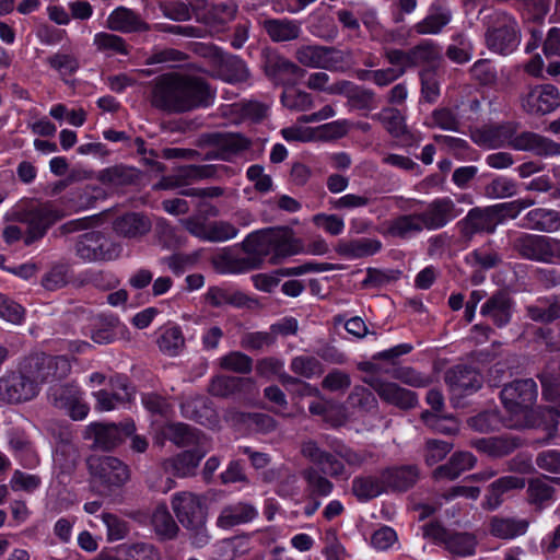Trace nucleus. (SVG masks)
Returning a JSON list of instances; mask_svg holds the SVG:
<instances>
[{
    "label": "nucleus",
    "mask_w": 560,
    "mask_h": 560,
    "mask_svg": "<svg viewBox=\"0 0 560 560\" xmlns=\"http://www.w3.org/2000/svg\"><path fill=\"white\" fill-rule=\"evenodd\" d=\"M214 98L210 85L197 75L164 73L152 82L151 105L164 113L183 114L208 107Z\"/></svg>",
    "instance_id": "nucleus-1"
},
{
    "label": "nucleus",
    "mask_w": 560,
    "mask_h": 560,
    "mask_svg": "<svg viewBox=\"0 0 560 560\" xmlns=\"http://www.w3.org/2000/svg\"><path fill=\"white\" fill-rule=\"evenodd\" d=\"M538 387L533 378L514 380L503 386L500 399L512 417H522L524 428L539 429L545 435L544 443H549L557 434L560 417V401L557 405L537 407Z\"/></svg>",
    "instance_id": "nucleus-2"
},
{
    "label": "nucleus",
    "mask_w": 560,
    "mask_h": 560,
    "mask_svg": "<svg viewBox=\"0 0 560 560\" xmlns=\"http://www.w3.org/2000/svg\"><path fill=\"white\" fill-rule=\"evenodd\" d=\"M518 124L503 121L489 126L483 132L485 141L491 143L490 148L509 147L516 151L530 152L539 158H553L560 155V143L534 131L517 133Z\"/></svg>",
    "instance_id": "nucleus-3"
},
{
    "label": "nucleus",
    "mask_w": 560,
    "mask_h": 560,
    "mask_svg": "<svg viewBox=\"0 0 560 560\" xmlns=\"http://www.w3.org/2000/svg\"><path fill=\"white\" fill-rule=\"evenodd\" d=\"M255 246L259 253L270 256L269 260L272 265H279L283 259L303 252L301 240L294 236L293 230L289 226L250 232L247 234V256ZM253 267L247 257V270Z\"/></svg>",
    "instance_id": "nucleus-4"
},
{
    "label": "nucleus",
    "mask_w": 560,
    "mask_h": 560,
    "mask_svg": "<svg viewBox=\"0 0 560 560\" xmlns=\"http://www.w3.org/2000/svg\"><path fill=\"white\" fill-rule=\"evenodd\" d=\"M37 390L44 383H56L66 378L71 371V363L66 355L35 353L23 362Z\"/></svg>",
    "instance_id": "nucleus-5"
},
{
    "label": "nucleus",
    "mask_w": 560,
    "mask_h": 560,
    "mask_svg": "<svg viewBox=\"0 0 560 560\" xmlns=\"http://www.w3.org/2000/svg\"><path fill=\"white\" fill-rule=\"evenodd\" d=\"M422 529L424 538L443 546L452 555L469 557L476 552L477 539L471 533L450 530L439 521L424 524Z\"/></svg>",
    "instance_id": "nucleus-6"
},
{
    "label": "nucleus",
    "mask_w": 560,
    "mask_h": 560,
    "mask_svg": "<svg viewBox=\"0 0 560 560\" xmlns=\"http://www.w3.org/2000/svg\"><path fill=\"white\" fill-rule=\"evenodd\" d=\"M88 467L93 482L107 491L120 488L130 478L129 467L114 456H90Z\"/></svg>",
    "instance_id": "nucleus-7"
},
{
    "label": "nucleus",
    "mask_w": 560,
    "mask_h": 560,
    "mask_svg": "<svg viewBox=\"0 0 560 560\" xmlns=\"http://www.w3.org/2000/svg\"><path fill=\"white\" fill-rule=\"evenodd\" d=\"M260 62L265 75L273 85L292 88L306 73L293 61L269 49L262 51Z\"/></svg>",
    "instance_id": "nucleus-8"
},
{
    "label": "nucleus",
    "mask_w": 560,
    "mask_h": 560,
    "mask_svg": "<svg viewBox=\"0 0 560 560\" xmlns=\"http://www.w3.org/2000/svg\"><path fill=\"white\" fill-rule=\"evenodd\" d=\"M200 148H210L203 160L229 161L245 148V138L236 132H205L197 139Z\"/></svg>",
    "instance_id": "nucleus-9"
},
{
    "label": "nucleus",
    "mask_w": 560,
    "mask_h": 560,
    "mask_svg": "<svg viewBox=\"0 0 560 560\" xmlns=\"http://www.w3.org/2000/svg\"><path fill=\"white\" fill-rule=\"evenodd\" d=\"M296 60L308 68L337 71L345 63L341 50L331 46L303 45L295 51Z\"/></svg>",
    "instance_id": "nucleus-10"
},
{
    "label": "nucleus",
    "mask_w": 560,
    "mask_h": 560,
    "mask_svg": "<svg viewBox=\"0 0 560 560\" xmlns=\"http://www.w3.org/2000/svg\"><path fill=\"white\" fill-rule=\"evenodd\" d=\"M133 421L126 420L116 423H92L86 429V438L93 440V445L103 451H110L120 445L126 438L135 433Z\"/></svg>",
    "instance_id": "nucleus-11"
},
{
    "label": "nucleus",
    "mask_w": 560,
    "mask_h": 560,
    "mask_svg": "<svg viewBox=\"0 0 560 560\" xmlns=\"http://www.w3.org/2000/svg\"><path fill=\"white\" fill-rule=\"evenodd\" d=\"M38 390L22 363L19 373H10L0 378V400L20 404L36 397Z\"/></svg>",
    "instance_id": "nucleus-12"
},
{
    "label": "nucleus",
    "mask_w": 560,
    "mask_h": 560,
    "mask_svg": "<svg viewBox=\"0 0 560 560\" xmlns=\"http://www.w3.org/2000/svg\"><path fill=\"white\" fill-rule=\"evenodd\" d=\"M75 253L84 261L112 260L118 256L116 245L97 231L84 233L75 243Z\"/></svg>",
    "instance_id": "nucleus-13"
},
{
    "label": "nucleus",
    "mask_w": 560,
    "mask_h": 560,
    "mask_svg": "<svg viewBox=\"0 0 560 560\" xmlns=\"http://www.w3.org/2000/svg\"><path fill=\"white\" fill-rule=\"evenodd\" d=\"M172 508L184 527L200 528L206 525V508L198 495L191 492L176 493L172 500Z\"/></svg>",
    "instance_id": "nucleus-14"
},
{
    "label": "nucleus",
    "mask_w": 560,
    "mask_h": 560,
    "mask_svg": "<svg viewBox=\"0 0 560 560\" xmlns=\"http://www.w3.org/2000/svg\"><path fill=\"white\" fill-rule=\"evenodd\" d=\"M488 48L500 55L512 54L521 42V34L517 22L512 18H506L502 24L488 28L486 33Z\"/></svg>",
    "instance_id": "nucleus-15"
},
{
    "label": "nucleus",
    "mask_w": 560,
    "mask_h": 560,
    "mask_svg": "<svg viewBox=\"0 0 560 560\" xmlns=\"http://www.w3.org/2000/svg\"><path fill=\"white\" fill-rule=\"evenodd\" d=\"M302 454L305 458L319 467L322 474L334 479H348L345 463L335 453L319 447L316 441L310 440L302 445Z\"/></svg>",
    "instance_id": "nucleus-16"
},
{
    "label": "nucleus",
    "mask_w": 560,
    "mask_h": 560,
    "mask_svg": "<svg viewBox=\"0 0 560 560\" xmlns=\"http://www.w3.org/2000/svg\"><path fill=\"white\" fill-rule=\"evenodd\" d=\"M416 217L423 230H440L457 217L456 206L450 197H439L429 202L423 211L416 212Z\"/></svg>",
    "instance_id": "nucleus-17"
},
{
    "label": "nucleus",
    "mask_w": 560,
    "mask_h": 560,
    "mask_svg": "<svg viewBox=\"0 0 560 560\" xmlns=\"http://www.w3.org/2000/svg\"><path fill=\"white\" fill-rule=\"evenodd\" d=\"M560 106V91L550 83L536 85L527 94L524 107L532 115H547Z\"/></svg>",
    "instance_id": "nucleus-18"
},
{
    "label": "nucleus",
    "mask_w": 560,
    "mask_h": 560,
    "mask_svg": "<svg viewBox=\"0 0 560 560\" xmlns=\"http://www.w3.org/2000/svg\"><path fill=\"white\" fill-rule=\"evenodd\" d=\"M456 225L465 238L476 234H493L498 228L489 206L471 208Z\"/></svg>",
    "instance_id": "nucleus-19"
},
{
    "label": "nucleus",
    "mask_w": 560,
    "mask_h": 560,
    "mask_svg": "<svg viewBox=\"0 0 560 560\" xmlns=\"http://www.w3.org/2000/svg\"><path fill=\"white\" fill-rule=\"evenodd\" d=\"M445 382L452 392L469 396L481 388L482 376L470 365L457 364L446 371Z\"/></svg>",
    "instance_id": "nucleus-20"
},
{
    "label": "nucleus",
    "mask_w": 560,
    "mask_h": 560,
    "mask_svg": "<svg viewBox=\"0 0 560 560\" xmlns=\"http://www.w3.org/2000/svg\"><path fill=\"white\" fill-rule=\"evenodd\" d=\"M380 398L392 406L401 410H409L418 405V395L416 392L401 387L394 382L376 380L369 382Z\"/></svg>",
    "instance_id": "nucleus-21"
},
{
    "label": "nucleus",
    "mask_w": 560,
    "mask_h": 560,
    "mask_svg": "<svg viewBox=\"0 0 560 560\" xmlns=\"http://www.w3.org/2000/svg\"><path fill=\"white\" fill-rule=\"evenodd\" d=\"M386 493L407 492L419 479L416 465H393L381 469Z\"/></svg>",
    "instance_id": "nucleus-22"
},
{
    "label": "nucleus",
    "mask_w": 560,
    "mask_h": 560,
    "mask_svg": "<svg viewBox=\"0 0 560 560\" xmlns=\"http://www.w3.org/2000/svg\"><path fill=\"white\" fill-rule=\"evenodd\" d=\"M513 301L503 290L494 292L480 308V314L499 328L505 327L512 318Z\"/></svg>",
    "instance_id": "nucleus-23"
},
{
    "label": "nucleus",
    "mask_w": 560,
    "mask_h": 560,
    "mask_svg": "<svg viewBox=\"0 0 560 560\" xmlns=\"http://www.w3.org/2000/svg\"><path fill=\"white\" fill-rule=\"evenodd\" d=\"M526 486V479L521 476L506 475L495 479L487 488L483 509L495 511L501 506L504 499L503 495L512 490H521Z\"/></svg>",
    "instance_id": "nucleus-24"
},
{
    "label": "nucleus",
    "mask_w": 560,
    "mask_h": 560,
    "mask_svg": "<svg viewBox=\"0 0 560 560\" xmlns=\"http://www.w3.org/2000/svg\"><path fill=\"white\" fill-rule=\"evenodd\" d=\"M59 219L57 212L46 206L30 210L24 215L27 223V235L24 240L26 245L45 235L47 230Z\"/></svg>",
    "instance_id": "nucleus-25"
},
{
    "label": "nucleus",
    "mask_w": 560,
    "mask_h": 560,
    "mask_svg": "<svg viewBox=\"0 0 560 560\" xmlns=\"http://www.w3.org/2000/svg\"><path fill=\"white\" fill-rule=\"evenodd\" d=\"M471 444L479 453L492 458H502L521 447L522 441L516 436L501 435L475 439Z\"/></svg>",
    "instance_id": "nucleus-26"
},
{
    "label": "nucleus",
    "mask_w": 560,
    "mask_h": 560,
    "mask_svg": "<svg viewBox=\"0 0 560 560\" xmlns=\"http://www.w3.org/2000/svg\"><path fill=\"white\" fill-rule=\"evenodd\" d=\"M513 250L523 259L545 262L546 235L520 233L512 241Z\"/></svg>",
    "instance_id": "nucleus-27"
},
{
    "label": "nucleus",
    "mask_w": 560,
    "mask_h": 560,
    "mask_svg": "<svg viewBox=\"0 0 560 560\" xmlns=\"http://www.w3.org/2000/svg\"><path fill=\"white\" fill-rule=\"evenodd\" d=\"M107 27L120 33H140L152 28L138 13L126 7H118L109 14Z\"/></svg>",
    "instance_id": "nucleus-28"
},
{
    "label": "nucleus",
    "mask_w": 560,
    "mask_h": 560,
    "mask_svg": "<svg viewBox=\"0 0 560 560\" xmlns=\"http://www.w3.org/2000/svg\"><path fill=\"white\" fill-rule=\"evenodd\" d=\"M206 452L199 448L184 451L174 457L165 459L162 467L165 472L172 474L175 477H189L195 474Z\"/></svg>",
    "instance_id": "nucleus-29"
},
{
    "label": "nucleus",
    "mask_w": 560,
    "mask_h": 560,
    "mask_svg": "<svg viewBox=\"0 0 560 560\" xmlns=\"http://www.w3.org/2000/svg\"><path fill=\"white\" fill-rule=\"evenodd\" d=\"M351 493L361 503L370 502L386 493L381 470L377 475L355 476L351 481Z\"/></svg>",
    "instance_id": "nucleus-30"
},
{
    "label": "nucleus",
    "mask_w": 560,
    "mask_h": 560,
    "mask_svg": "<svg viewBox=\"0 0 560 560\" xmlns=\"http://www.w3.org/2000/svg\"><path fill=\"white\" fill-rule=\"evenodd\" d=\"M382 247V242L377 238L361 237L350 241H340L336 247V252L339 256L353 260L374 256Z\"/></svg>",
    "instance_id": "nucleus-31"
},
{
    "label": "nucleus",
    "mask_w": 560,
    "mask_h": 560,
    "mask_svg": "<svg viewBox=\"0 0 560 560\" xmlns=\"http://www.w3.org/2000/svg\"><path fill=\"white\" fill-rule=\"evenodd\" d=\"M522 228L551 233L560 229V212L557 210L535 208L523 218Z\"/></svg>",
    "instance_id": "nucleus-32"
},
{
    "label": "nucleus",
    "mask_w": 560,
    "mask_h": 560,
    "mask_svg": "<svg viewBox=\"0 0 560 560\" xmlns=\"http://www.w3.org/2000/svg\"><path fill=\"white\" fill-rule=\"evenodd\" d=\"M182 416L202 425L215 423L217 416L208 398L203 396L190 397L180 404Z\"/></svg>",
    "instance_id": "nucleus-33"
},
{
    "label": "nucleus",
    "mask_w": 560,
    "mask_h": 560,
    "mask_svg": "<svg viewBox=\"0 0 560 560\" xmlns=\"http://www.w3.org/2000/svg\"><path fill=\"white\" fill-rule=\"evenodd\" d=\"M141 172L132 166L117 164L102 170L97 179L106 186L124 187L139 182Z\"/></svg>",
    "instance_id": "nucleus-34"
},
{
    "label": "nucleus",
    "mask_w": 560,
    "mask_h": 560,
    "mask_svg": "<svg viewBox=\"0 0 560 560\" xmlns=\"http://www.w3.org/2000/svg\"><path fill=\"white\" fill-rule=\"evenodd\" d=\"M208 390L212 396L241 400L245 394V380L243 376L219 375L211 380Z\"/></svg>",
    "instance_id": "nucleus-35"
},
{
    "label": "nucleus",
    "mask_w": 560,
    "mask_h": 560,
    "mask_svg": "<svg viewBox=\"0 0 560 560\" xmlns=\"http://www.w3.org/2000/svg\"><path fill=\"white\" fill-rule=\"evenodd\" d=\"M215 268L222 273H241L245 270V240L223 249L213 258Z\"/></svg>",
    "instance_id": "nucleus-36"
},
{
    "label": "nucleus",
    "mask_w": 560,
    "mask_h": 560,
    "mask_svg": "<svg viewBox=\"0 0 560 560\" xmlns=\"http://www.w3.org/2000/svg\"><path fill=\"white\" fill-rule=\"evenodd\" d=\"M264 28L275 43L294 40L302 32L301 24L289 19H266Z\"/></svg>",
    "instance_id": "nucleus-37"
},
{
    "label": "nucleus",
    "mask_w": 560,
    "mask_h": 560,
    "mask_svg": "<svg viewBox=\"0 0 560 560\" xmlns=\"http://www.w3.org/2000/svg\"><path fill=\"white\" fill-rule=\"evenodd\" d=\"M152 228V224L143 214L127 213L119 217L114 222L115 231L125 237L136 238L145 235Z\"/></svg>",
    "instance_id": "nucleus-38"
},
{
    "label": "nucleus",
    "mask_w": 560,
    "mask_h": 560,
    "mask_svg": "<svg viewBox=\"0 0 560 560\" xmlns=\"http://www.w3.org/2000/svg\"><path fill=\"white\" fill-rule=\"evenodd\" d=\"M422 231L423 225H421L416 213L400 214L388 223L385 235L401 241H408Z\"/></svg>",
    "instance_id": "nucleus-39"
},
{
    "label": "nucleus",
    "mask_w": 560,
    "mask_h": 560,
    "mask_svg": "<svg viewBox=\"0 0 560 560\" xmlns=\"http://www.w3.org/2000/svg\"><path fill=\"white\" fill-rule=\"evenodd\" d=\"M163 434L165 439L170 440L178 447L190 445L200 446L205 438L198 429L180 422L167 424L163 430Z\"/></svg>",
    "instance_id": "nucleus-40"
},
{
    "label": "nucleus",
    "mask_w": 560,
    "mask_h": 560,
    "mask_svg": "<svg viewBox=\"0 0 560 560\" xmlns=\"http://www.w3.org/2000/svg\"><path fill=\"white\" fill-rule=\"evenodd\" d=\"M409 68L423 65L424 67L433 66L441 60V49L431 39H422L419 44L408 49Z\"/></svg>",
    "instance_id": "nucleus-41"
},
{
    "label": "nucleus",
    "mask_w": 560,
    "mask_h": 560,
    "mask_svg": "<svg viewBox=\"0 0 560 560\" xmlns=\"http://www.w3.org/2000/svg\"><path fill=\"white\" fill-rule=\"evenodd\" d=\"M528 522L509 517L493 516L490 521L489 532L500 539H513L527 532Z\"/></svg>",
    "instance_id": "nucleus-42"
},
{
    "label": "nucleus",
    "mask_w": 560,
    "mask_h": 560,
    "mask_svg": "<svg viewBox=\"0 0 560 560\" xmlns=\"http://www.w3.org/2000/svg\"><path fill=\"white\" fill-rule=\"evenodd\" d=\"M206 302L213 307H243L245 305V294L242 291L232 288L211 287L205 294Z\"/></svg>",
    "instance_id": "nucleus-43"
},
{
    "label": "nucleus",
    "mask_w": 560,
    "mask_h": 560,
    "mask_svg": "<svg viewBox=\"0 0 560 560\" xmlns=\"http://www.w3.org/2000/svg\"><path fill=\"white\" fill-rule=\"evenodd\" d=\"M47 396L56 408L66 409L80 399V389L72 383L58 381L49 387Z\"/></svg>",
    "instance_id": "nucleus-44"
},
{
    "label": "nucleus",
    "mask_w": 560,
    "mask_h": 560,
    "mask_svg": "<svg viewBox=\"0 0 560 560\" xmlns=\"http://www.w3.org/2000/svg\"><path fill=\"white\" fill-rule=\"evenodd\" d=\"M126 330V326L117 317H101L98 325L91 332V338L98 345H106L115 341L118 335Z\"/></svg>",
    "instance_id": "nucleus-45"
},
{
    "label": "nucleus",
    "mask_w": 560,
    "mask_h": 560,
    "mask_svg": "<svg viewBox=\"0 0 560 560\" xmlns=\"http://www.w3.org/2000/svg\"><path fill=\"white\" fill-rule=\"evenodd\" d=\"M490 183L485 186V195L491 199H503L513 197L517 192V183L515 179L503 176L493 175Z\"/></svg>",
    "instance_id": "nucleus-46"
},
{
    "label": "nucleus",
    "mask_w": 560,
    "mask_h": 560,
    "mask_svg": "<svg viewBox=\"0 0 560 560\" xmlns=\"http://www.w3.org/2000/svg\"><path fill=\"white\" fill-rule=\"evenodd\" d=\"M332 450L334 453L350 467H361L365 463L376 459V455L373 452L366 450L357 451L340 441L337 442Z\"/></svg>",
    "instance_id": "nucleus-47"
},
{
    "label": "nucleus",
    "mask_w": 560,
    "mask_h": 560,
    "mask_svg": "<svg viewBox=\"0 0 560 560\" xmlns=\"http://www.w3.org/2000/svg\"><path fill=\"white\" fill-rule=\"evenodd\" d=\"M302 476L312 495L328 497L334 490V483L315 468L304 469Z\"/></svg>",
    "instance_id": "nucleus-48"
},
{
    "label": "nucleus",
    "mask_w": 560,
    "mask_h": 560,
    "mask_svg": "<svg viewBox=\"0 0 560 560\" xmlns=\"http://www.w3.org/2000/svg\"><path fill=\"white\" fill-rule=\"evenodd\" d=\"M158 345L163 353L170 357L177 355L185 346L180 328L178 326L165 328L158 339Z\"/></svg>",
    "instance_id": "nucleus-49"
},
{
    "label": "nucleus",
    "mask_w": 560,
    "mask_h": 560,
    "mask_svg": "<svg viewBox=\"0 0 560 560\" xmlns=\"http://www.w3.org/2000/svg\"><path fill=\"white\" fill-rule=\"evenodd\" d=\"M421 83V98L433 104L440 96V84L436 80V69L433 66L423 67L419 71Z\"/></svg>",
    "instance_id": "nucleus-50"
},
{
    "label": "nucleus",
    "mask_w": 560,
    "mask_h": 560,
    "mask_svg": "<svg viewBox=\"0 0 560 560\" xmlns=\"http://www.w3.org/2000/svg\"><path fill=\"white\" fill-rule=\"evenodd\" d=\"M290 370L307 380L319 376L324 372L322 362L312 355L294 357L291 360Z\"/></svg>",
    "instance_id": "nucleus-51"
},
{
    "label": "nucleus",
    "mask_w": 560,
    "mask_h": 560,
    "mask_svg": "<svg viewBox=\"0 0 560 560\" xmlns=\"http://www.w3.org/2000/svg\"><path fill=\"white\" fill-rule=\"evenodd\" d=\"M152 525L155 533L165 538L172 539L178 532V526L165 506H159L152 514Z\"/></svg>",
    "instance_id": "nucleus-52"
},
{
    "label": "nucleus",
    "mask_w": 560,
    "mask_h": 560,
    "mask_svg": "<svg viewBox=\"0 0 560 560\" xmlns=\"http://www.w3.org/2000/svg\"><path fill=\"white\" fill-rule=\"evenodd\" d=\"M235 5L231 2L211 4L206 16H199V22L211 27L225 24L234 18Z\"/></svg>",
    "instance_id": "nucleus-53"
},
{
    "label": "nucleus",
    "mask_w": 560,
    "mask_h": 560,
    "mask_svg": "<svg viewBox=\"0 0 560 560\" xmlns=\"http://www.w3.org/2000/svg\"><path fill=\"white\" fill-rule=\"evenodd\" d=\"M372 119L380 121L384 128L394 137L405 132L404 118L399 109L395 107H385L380 113L372 116Z\"/></svg>",
    "instance_id": "nucleus-54"
},
{
    "label": "nucleus",
    "mask_w": 560,
    "mask_h": 560,
    "mask_svg": "<svg viewBox=\"0 0 560 560\" xmlns=\"http://www.w3.org/2000/svg\"><path fill=\"white\" fill-rule=\"evenodd\" d=\"M245 522V504L240 502L224 506L217 518V525L222 529H231Z\"/></svg>",
    "instance_id": "nucleus-55"
},
{
    "label": "nucleus",
    "mask_w": 560,
    "mask_h": 560,
    "mask_svg": "<svg viewBox=\"0 0 560 560\" xmlns=\"http://www.w3.org/2000/svg\"><path fill=\"white\" fill-rule=\"evenodd\" d=\"M93 44L100 51L120 55L128 54L125 39L115 34L97 33L94 36Z\"/></svg>",
    "instance_id": "nucleus-56"
},
{
    "label": "nucleus",
    "mask_w": 560,
    "mask_h": 560,
    "mask_svg": "<svg viewBox=\"0 0 560 560\" xmlns=\"http://www.w3.org/2000/svg\"><path fill=\"white\" fill-rule=\"evenodd\" d=\"M280 102L289 109L307 110L313 105V97L305 91L290 90V88H285L281 93Z\"/></svg>",
    "instance_id": "nucleus-57"
},
{
    "label": "nucleus",
    "mask_w": 560,
    "mask_h": 560,
    "mask_svg": "<svg viewBox=\"0 0 560 560\" xmlns=\"http://www.w3.org/2000/svg\"><path fill=\"white\" fill-rule=\"evenodd\" d=\"M180 194L187 197L200 198L201 201L199 202V211L214 217L217 215L218 210L215 207L206 202L205 199L220 197L223 194V190L220 187L187 188L182 190Z\"/></svg>",
    "instance_id": "nucleus-58"
},
{
    "label": "nucleus",
    "mask_w": 560,
    "mask_h": 560,
    "mask_svg": "<svg viewBox=\"0 0 560 560\" xmlns=\"http://www.w3.org/2000/svg\"><path fill=\"white\" fill-rule=\"evenodd\" d=\"M451 21V14L447 11L430 13L422 21L415 25L418 34H438Z\"/></svg>",
    "instance_id": "nucleus-59"
},
{
    "label": "nucleus",
    "mask_w": 560,
    "mask_h": 560,
    "mask_svg": "<svg viewBox=\"0 0 560 560\" xmlns=\"http://www.w3.org/2000/svg\"><path fill=\"white\" fill-rule=\"evenodd\" d=\"M0 318L20 325L25 318V308L10 296L0 293Z\"/></svg>",
    "instance_id": "nucleus-60"
},
{
    "label": "nucleus",
    "mask_w": 560,
    "mask_h": 560,
    "mask_svg": "<svg viewBox=\"0 0 560 560\" xmlns=\"http://www.w3.org/2000/svg\"><path fill=\"white\" fill-rule=\"evenodd\" d=\"M69 266L58 264L52 266L42 279L43 287L48 291H56L66 287L69 282Z\"/></svg>",
    "instance_id": "nucleus-61"
},
{
    "label": "nucleus",
    "mask_w": 560,
    "mask_h": 560,
    "mask_svg": "<svg viewBox=\"0 0 560 560\" xmlns=\"http://www.w3.org/2000/svg\"><path fill=\"white\" fill-rule=\"evenodd\" d=\"M273 417L261 412H247V436L252 433L267 434L276 430Z\"/></svg>",
    "instance_id": "nucleus-62"
},
{
    "label": "nucleus",
    "mask_w": 560,
    "mask_h": 560,
    "mask_svg": "<svg viewBox=\"0 0 560 560\" xmlns=\"http://www.w3.org/2000/svg\"><path fill=\"white\" fill-rule=\"evenodd\" d=\"M125 560H160L155 547L147 542H136L121 548Z\"/></svg>",
    "instance_id": "nucleus-63"
},
{
    "label": "nucleus",
    "mask_w": 560,
    "mask_h": 560,
    "mask_svg": "<svg viewBox=\"0 0 560 560\" xmlns=\"http://www.w3.org/2000/svg\"><path fill=\"white\" fill-rule=\"evenodd\" d=\"M347 401L349 406L363 410H371L377 404L374 394L363 385H355L350 392Z\"/></svg>",
    "instance_id": "nucleus-64"
}]
</instances>
